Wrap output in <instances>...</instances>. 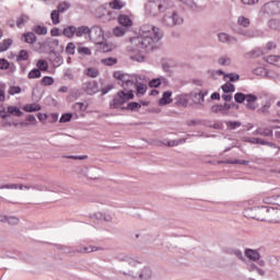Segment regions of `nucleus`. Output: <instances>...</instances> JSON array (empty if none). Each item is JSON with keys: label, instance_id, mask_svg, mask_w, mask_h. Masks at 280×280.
<instances>
[{"label": "nucleus", "instance_id": "obj_1", "mask_svg": "<svg viewBox=\"0 0 280 280\" xmlns=\"http://www.w3.org/2000/svg\"><path fill=\"white\" fill-rule=\"evenodd\" d=\"M115 80H118L119 86L122 90L118 91L110 102V108H121L124 104H128L130 100H135V90L137 95H145L148 91V85L145 83H140L139 78L136 74H127L121 71L114 72Z\"/></svg>", "mask_w": 280, "mask_h": 280}, {"label": "nucleus", "instance_id": "obj_2", "mask_svg": "<svg viewBox=\"0 0 280 280\" xmlns=\"http://www.w3.org/2000/svg\"><path fill=\"white\" fill-rule=\"evenodd\" d=\"M163 38V31L152 24H143L139 28V34L130 38L129 51H137L138 55L130 56V60L143 62V54L152 51L154 45Z\"/></svg>", "mask_w": 280, "mask_h": 280}, {"label": "nucleus", "instance_id": "obj_3", "mask_svg": "<svg viewBox=\"0 0 280 280\" xmlns=\"http://www.w3.org/2000/svg\"><path fill=\"white\" fill-rule=\"evenodd\" d=\"M119 259L120 261H126L131 267L129 272L125 273L128 277L140 280H150L152 279V277H154V273L152 272V269L150 267H143V264H141V261L137 260L132 256L120 254Z\"/></svg>", "mask_w": 280, "mask_h": 280}, {"label": "nucleus", "instance_id": "obj_4", "mask_svg": "<svg viewBox=\"0 0 280 280\" xmlns=\"http://www.w3.org/2000/svg\"><path fill=\"white\" fill-rule=\"evenodd\" d=\"M249 213L253 220H260V222H271V224H280V208L262 207L257 209H250Z\"/></svg>", "mask_w": 280, "mask_h": 280}, {"label": "nucleus", "instance_id": "obj_5", "mask_svg": "<svg viewBox=\"0 0 280 280\" xmlns=\"http://www.w3.org/2000/svg\"><path fill=\"white\" fill-rule=\"evenodd\" d=\"M170 8H172L170 0H151L145 4L144 10L149 16H159Z\"/></svg>", "mask_w": 280, "mask_h": 280}, {"label": "nucleus", "instance_id": "obj_6", "mask_svg": "<svg viewBox=\"0 0 280 280\" xmlns=\"http://www.w3.org/2000/svg\"><path fill=\"white\" fill-rule=\"evenodd\" d=\"M184 22L185 21L183 20V16H179V14L176 12L167 13L162 19V23L166 27H175V25H183Z\"/></svg>", "mask_w": 280, "mask_h": 280}, {"label": "nucleus", "instance_id": "obj_7", "mask_svg": "<svg viewBox=\"0 0 280 280\" xmlns=\"http://www.w3.org/2000/svg\"><path fill=\"white\" fill-rule=\"evenodd\" d=\"M260 12H262V14H267V16L280 14V1H270L265 3L261 7Z\"/></svg>", "mask_w": 280, "mask_h": 280}, {"label": "nucleus", "instance_id": "obj_8", "mask_svg": "<svg viewBox=\"0 0 280 280\" xmlns=\"http://www.w3.org/2000/svg\"><path fill=\"white\" fill-rule=\"evenodd\" d=\"M81 89L86 95H95V93H100V86L96 81H86L82 84Z\"/></svg>", "mask_w": 280, "mask_h": 280}, {"label": "nucleus", "instance_id": "obj_9", "mask_svg": "<svg viewBox=\"0 0 280 280\" xmlns=\"http://www.w3.org/2000/svg\"><path fill=\"white\" fill-rule=\"evenodd\" d=\"M80 174H83V176H85L86 178L95 180L96 178H100V168H96V167L89 168L84 166L80 170Z\"/></svg>", "mask_w": 280, "mask_h": 280}, {"label": "nucleus", "instance_id": "obj_10", "mask_svg": "<svg viewBox=\"0 0 280 280\" xmlns=\"http://www.w3.org/2000/svg\"><path fill=\"white\" fill-rule=\"evenodd\" d=\"M219 43H223L225 45H237V37L230 35L228 33H219L218 34Z\"/></svg>", "mask_w": 280, "mask_h": 280}, {"label": "nucleus", "instance_id": "obj_11", "mask_svg": "<svg viewBox=\"0 0 280 280\" xmlns=\"http://www.w3.org/2000/svg\"><path fill=\"white\" fill-rule=\"evenodd\" d=\"M207 92H190L188 94V100H191V102L198 106L205 102V96H207Z\"/></svg>", "mask_w": 280, "mask_h": 280}, {"label": "nucleus", "instance_id": "obj_12", "mask_svg": "<svg viewBox=\"0 0 280 280\" xmlns=\"http://www.w3.org/2000/svg\"><path fill=\"white\" fill-rule=\"evenodd\" d=\"M235 34H238V36H244V38H257V36L261 35V32L255 30L238 28L235 31Z\"/></svg>", "mask_w": 280, "mask_h": 280}, {"label": "nucleus", "instance_id": "obj_13", "mask_svg": "<svg viewBox=\"0 0 280 280\" xmlns=\"http://www.w3.org/2000/svg\"><path fill=\"white\" fill-rule=\"evenodd\" d=\"M0 189H20L23 191V189L30 190L32 189V184L31 185H25V184H5V185H0Z\"/></svg>", "mask_w": 280, "mask_h": 280}, {"label": "nucleus", "instance_id": "obj_14", "mask_svg": "<svg viewBox=\"0 0 280 280\" xmlns=\"http://www.w3.org/2000/svg\"><path fill=\"white\" fill-rule=\"evenodd\" d=\"M245 257H247V259H250V261H259V259H261L259 250L250 248L245 249Z\"/></svg>", "mask_w": 280, "mask_h": 280}, {"label": "nucleus", "instance_id": "obj_15", "mask_svg": "<svg viewBox=\"0 0 280 280\" xmlns=\"http://www.w3.org/2000/svg\"><path fill=\"white\" fill-rule=\"evenodd\" d=\"M117 21H118L119 25L125 27V30H128V27H132V20L130 19V16H128L126 14L118 15Z\"/></svg>", "mask_w": 280, "mask_h": 280}, {"label": "nucleus", "instance_id": "obj_16", "mask_svg": "<svg viewBox=\"0 0 280 280\" xmlns=\"http://www.w3.org/2000/svg\"><path fill=\"white\" fill-rule=\"evenodd\" d=\"M172 91L164 92L162 97L159 100L160 106H167V104H172Z\"/></svg>", "mask_w": 280, "mask_h": 280}, {"label": "nucleus", "instance_id": "obj_17", "mask_svg": "<svg viewBox=\"0 0 280 280\" xmlns=\"http://www.w3.org/2000/svg\"><path fill=\"white\" fill-rule=\"evenodd\" d=\"M22 40H24V43H27L28 45H34V43H36L37 40V37L36 34H34L33 32H28L22 35Z\"/></svg>", "mask_w": 280, "mask_h": 280}, {"label": "nucleus", "instance_id": "obj_18", "mask_svg": "<svg viewBox=\"0 0 280 280\" xmlns=\"http://www.w3.org/2000/svg\"><path fill=\"white\" fill-rule=\"evenodd\" d=\"M42 108L43 107L39 104L32 103L24 105L23 110H25V113H38Z\"/></svg>", "mask_w": 280, "mask_h": 280}, {"label": "nucleus", "instance_id": "obj_19", "mask_svg": "<svg viewBox=\"0 0 280 280\" xmlns=\"http://www.w3.org/2000/svg\"><path fill=\"white\" fill-rule=\"evenodd\" d=\"M272 106V102L270 101H266V103L260 107L258 108L257 113L258 115H270V107Z\"/></svg>", "mask_w": 280, "mask_h": 280}, {"label": "nucleus", "instance_id": "obj_20", "mask_svg": "<svg viewBox=\"0 0 280 280\" xmlns=\"http://www.w3.org/2000/svg\"><path fill=\"white\" fill-rule=\"evenodd\" d=\"M75 36H78L79 38L82 36H86V34H91V28H89V26H79L75 27Z\"/></svg>", "mask_w": 280, "mask_h": 280}, {"label": "nucleus", "instance_id": "obj_21", "mask_svg": "<svg viewBox=\"0 0 280 280\" xmlns=\"http://www.w3.org/2000/svg\"><path fill=\"white\" fill-rule=\"evenodd\" d=\"M186 142H187V138H182L178 140H170V141L163 142V144L167 145L168 148H176V145H180Z\"/></svg>", "mask_w": 280, "mask_h": 280}, {"label": "nucleus", "instance_id": "obj_22", "mask_svg": "<svg viewBox=\"0 0 280 280\" xmlns=\"http://www.w3.org/2000/svg\"><path fill=\"white\" fill-rule=\"evenodd\" d=\"M90 34H94V36L98 38V40L104 38V30H102L101 26H93L92 28H90Z\"/></svg>", "mask_w": 280, "mask_h": 280}, {"label": "nucleus", "instance_id": "obj_23", "mask_svg": "<svg viewBox=\"0 0 280 280\" xmlns=\"http://www.w3.org/2000/svg\"><path fill=\"white\" fill-rule=\"evenodd\" d=\"M84 74L88 75V78H97L100 75V70H97V68L89 67L84 70Z\"/></svg>", "mask_w": 280, "mask_h": 280}, {"label": "nucleus", "instance_id": "obj_24", "mask_svg": "<svg viewBox=\"0 0 280 280\" xmlns=\"http://www.w3.org/2000/svg\"><path fill=\"white\" fill-rule=\"evenodd\" d=\"M109 7L112 8V10H122V8H126V2L121 0H113L112 2H109Z\"/></svg>", "mask_w": 280, "mask_h": 280}, {"label": "nucleus", "instance_id": "obj_25", "mask_svg": "<svg viewBox=\"0 0 280 280\" xmlns=\"http://www.w3.org/2000/svg\"><path fill=\"white\" fill-rule=\"evenodd\" d=\"M128 32V28H125L124 26H116L113 30L114 36L121 38V36H126V33Z\"/></svg>", "mask_w": 280, "mask_h": 280}, {"label": "nucleus", "instance_id": "obj_26", "mask_svg": "<svg viewBox=\"0 0 280 280\" xmlns=\"http://www.w3.org/2000/svg\"><path fill=\"white\" fill-rule=\"evenodd\" d=\"M62 34L66 36V38H73V36H75V26H67L66 28H63Z\"/></svg>", "mask_w": 280, "mask_h": 280}, {"label": "nucleus", "instance_id": "obj_27", "mask_svg": "<svg viewBox=\"0 0 280 280\" xmlns=\"http://www.w3.org/2000/svg\"><path fill=\"white\" fill-rule=\"evenodd\" d=\"M266 62L273 65L275 67H280V57L277 55H271L266 58Z\"/></svg>", "mask_w": 280, "mask_h": 280}, {"label": "nucleus", "instance_id": "obj_28", "mask_svg": "<svg viewBox=\"0 0 280 280\" xmlns=\"http://www.w3.org/2000/svg\"><path fill=\"white\" fill-rule=\"evenodd\" d=\"M32 189L34 191H54L51 188L47 187L45 184H32Z\"/></svg>", "mask_w": 280, "mask_h": 280}, {"label": "nucleus", "instance_id": "obj_29", "mask_svg": "<svg viewBox=\"0 0 280 280\" xmlns=\"http://www.w3.org/2000/svg\"><path fill=\"white\" fill-rule=\"evenodd\" d=\"M268 27L270 30H276L277 32H280V20L271 19L267 22Z\"/></svg>", "mask_w": 280, "mask_h": 280}, {"label": "nucleus", "instance_id": "obj_30", "mask_svg": "<svg viewBox=\"0 0 280 280\" xmlns=\"http://www.w3.org/2000/svg\"><path fill=\"white\" fill-rule=\"evenodd\" d=\"M9 115H13L14 117H23V112L19 109L16 106H9L8 107Z\"/></svg>", "mask_w": 280, "mask_h": 280}, {"label": "nucleus", "instance_id": "obj_31", "mask_svg": "<svg viewBox=\"0 0 280 280\" xmlns=\"http://www.w3.org/2000/svg\"><path fill=\"white\" fill-rule=\"evenodd\" d=\"M120 108L122 110H139V108H141V104L137 103V102H131V103H128L126 107H121Z\"/></svg>", "mask_w": 280, "mask_h": 280}, {"label": "nucleus", "instance_id": "obj_32", "mask_svg": "<svg viewBox=\"0 0 280 280\" xmlns=\"http://www.w3.org/2000/svg\"><path fill=\"white\" fill-rule=\"evenodd\" d=\"M237 24L241 26V27H249L250 26V20L246 16H238L237 19Z\"/></svg>", "mask_w": 280, "mask_h": 280}, {"label": "nucleus", "instance_id": "obj_33", "mask_svg": "<svg viewBox=\"0 0 280 280\" xmlns=\"http://www.w3.org/2000/svg\"><path fill=\"white\" fill-rule=\"evenodd\" d=\"M12 39H4L3 42L0 43V51H8V49H10V47H12Z\"/></svg>", "mask_w": 280, "mask_h": 280}, {"label": "nucleus", "instance_id": "obj_34", "mask_svg": "<svg viewBox=\"0 0 280 280\" xmlns=\"http://www.w3.org/2000/svg\"><path fill=\"white\" fill-rule=\"evenodd\" d=\"M50 19L52 25H58V23H60V12L57 10L51 11Z\"/></svg>", "mask_w": 280, "mask_h": 280}, {"label": "nucleus", "instance_id": "obj_35", "mask_svg": "<svg viewBox=\"0 0 280 280\" xmlns=\"http://www.w3.org/2000/svg\"><path fill=\"white\" fill-rule=\"evenodd\" d=\"M28 58H30V52L27 50H20V52L16 57V61L23 62L25 60H28Z\"/></svg>", "mask_w": 280, "mask_h": 280}, {"label": "nucleus", "instance_id": "obj_36", "mask_svg": "<svg viewBox=\"0 0 280 280\" xmlns=\"http://www.w3.org/2000/svg\"><path fill=\"white\" fill-rule=\"evenodd\" d=\"M36 67H37V69H39L40 71H48V69H49V63H47V61L44 60V59H39V60L36 62Z\"/></svg>", "mask_w": 280, "mask_h": 280}, {"label": "nucleus", "instance_id": "obj_37", "mask_svg": "<svg viewBox=\"0 0 280 280\" xmlns=\"http://www.w3.org/2000/svg\"><path fill=\"white\" fill-rule=\"evenodd\" d=\"M97 250H102V247L88 246L82 249H78L77 253H97Z\"/></svg>", "mask_w": 280, "mask_h": 280}, {"label": "nucleus", "instance_id": "obj_38", "mask_svg": "<svg viewBox=\"0 0 280 280\" xmlns=\"http://www.w3.org/2000/svg\"><path fill=\"white\" fill-rule=\"evenodd\" d=\"M33 32H35V34H38V36H45V35H47V27L36 25V26H34Z\"/></svg>", "mask_w": 280, "mask_h": 280}, {"label": "nucleus", "instance_id": "obj_39", "mask_svg": "<svg viewBox=\"0 0 280 280\" xmlns=\"http://www.w3.org/2000/svg\"><path fill=\"white\" fill-rule=\"evenodd\" d=\"M42 72L38 68H35L28 72V80H36L40 78Z\"/></svg>", "mask_w": 280, "mask_h": 280}, {"label": "nucleus", "instance_id": "obj_40", "mask_svg": "<svg viewBox=\"0 0 280 280\" xmlns=\"http://www.w3.org/2000/svg\"><path fill=\"white\" fill-rule=\"evenodd\" d=\"M222 91L224 93H235V85L231 82H228L222 85Z\"/></svg>", "mask_w": 280, "mask_h": 280}, {"label": "nucleus", "instance_id": "obj_41", "mask_svg": "<svg viewBox=\"0 0 280 280\" xmlns=\"http://www.w3.org/2000/svg\"><path fill=\"white\" fill-rule=\"evenodd\" d=\"M27 21H30V16L22 14L20 18H18L16 20V26L18 27H23L25 25V23H27Z\"/></svg>", "mask_w": 280, "mask_h": 280}, {"label": "nucleus", "instance_id": "obj_42", "mask_svg": "<svg viewBox=\"0 0 280 280\" xmlns=\"http://www.w3.org/2000/svg\"><path fill=\"white\" fill-rule=\"evenodd\" d=\"M218 65L221 67H229L231 65V58L229 56H223L218 59Z\"/></svg>", "mask_w": 280, "mask_h": 280}, {"label": "nucleus", "instance_id": "obj_43", "mask_svg": "<svg viewBox=\"0 0 280 280\" xmlns=\"http://www.w3.org/2000/svg\"><path fill=\"white\" fill-rule=\"evenodd\" d=\"M225 126L229 128V130H235L242 126V121L229 120L225 122Z\"/></svg>", "mask_w": 280, "mask_h": 280}, {"label": "nucleus", "instance_id": "obj_44", "mask_svg": "<svg viewBox=\"0 0 280 280\" xmlns=\"http://www.w3.org/2000/svg\"><path fill=\"white\" fill-rule=\"evenodd\" d=\"M234 101L236 102V104H244V102H246V94L237 92L234 95Z\"/></svg>", "mask_w": 280, "mask_h": 280}, {"label": "nucleus", "instance_id": "obj_45", "mask_svg": "<svg viewBox=\"0 0 280 280\" xmlns=\"http://www.w3.org/2000/svg\"><path fill=\"white\" fill-rule=\"evenodd\" d=\"M264 55V50L261 49H256V50H252L250 52H247L245 56L246 58H259V56Z\"/></svg>", "mask_w": 280, "mask_h": 280}, {"label": "nucleus", "instance_id": "obj_46", "mask_svg": "<svg viewBox=\"0 0 280 280\" xmlns=\"http://www.w3.org/2000/svg\"><path fill=\"white\" fill-rule=\"evenodd\" d=\"M187 97H189L188 94H182L176 96V101L178 102V104H182V106H187V104L189 103Z\"/></svg>", "mask_w": 280, "mask_h": 280}, {"label": "nucleus", "instance_id": "obj_47", "mask_svg": "<svg viewBox=\"0 0 280 280\" xmlns=\"http://www.w3.org/2000/svg\"><path fill=\"white\" fill-rule=\"evenodd\" d=\"M180 1L182 3H185L186 5H188L190 10H194V12H198V4H196L194 0H180Z\"/></svg>", "mask_w": 280, "mask_h": 280}, {"label": "nucleus", "instance_id": "obj_48", "mask_svg": "<svg viewBox=\"0 0 280 280\" xmlns=\"http://www.w3.org/2000/svg\"><path fill=\"white\" fill-rule=\"evenodd\" d=\"M102 65H106L107 67H113V65H117V58H105L101 60Z\"/></svg>", "mask_w": 280, "mask_h": 280}, {"label": "nucleus", "instance_id": "obj_49", "mask_svg": "<svg viewBox=\"0 0 280 280\" xmlns=\"http://www.w3.org/2000/svg\"><path fill=\"white\" fill-rule=\"evenodd\" d=\"M260 137H273L272 129L268 127H260Z\"/></svg>", "mask_w": 280, "mask_h": 280}, {"label": "nucleus", "instance_id": "obj_50", "mask_svg": "<svg viewBox=\"0 0 280 280\" xmlns=\"http://www.w3.org/2000/svg\"><path fill=\"white\" fill-rule=\"evenodd\" d=\"M100 51H103V54H108V51H113V46L106 43H100Z\"/></svg>", "mask_w": 280, "mask_h": 280}, {"label": "nucleus", "instance_id": "obj_51", "mask_svg": "<svg viewBox=\"0 0 280 280\" xmlns=\"http://www.w3.org/2000/svg\"><path fill=\"white\" fill-rule=\"evenodd\" d=\"M66 54H68V56H73V54H75V44L73 43H68L67 47H66Z\"/></svg>", "mask_w": 280, "mask_h": 280}, {"label": "nucleus", "instance_id": "obj_52", "mask_svg": "<svg viewBox=\"0 0 280 280\" xmlns=\"http://www.w3.org/2000/svg\"><path fill=\"white\" fill-rule=\"evenodd\" d=\"M77 51L80 56H91L92 54L89 47H79Z\"/></svg>", "mask_w": 280, "mask_h": 280}, {"label": "nucleus", "instance_id": "obj_53", "mask_svg": "<svg viewBox=\"0 0 280 280\" xmlns=\"http://www.w3.org/2000/svg\"><path fill=\"white\" fill-rule=\"evenodd\" d=\"M69 8H70L69 3H67V2H61V3H59L58 7H57V12H59V13L62 14L63 12H67V10H69Z\"/></svg>", "mask_w": 280, "mask_h": 280}, {"label": "nucleus", "instance_id": "obj_54", "mask_svg": "<svg viewBox=\"0 0 280 280\" xmlns=\"http://www.w3.org/2000/svg\"><path fill=\"white\" fill-rule=\"evenodd\" d=\"M224 80H230V82H237V80H240V74H235V73L224 74Z\"/></svg>", "mask_w": 280, "mask_h": 280}, {"label": "nucleus", "instance_id": "obj_55", "mask_svg": "<svg viewBox=\"0 0 280 280\" xmlns=\"http://www.w3.org/2000/svg\"><path fill=\"white\" fill-rule=\"evenodd\" d=\"M43 86H51L54 84V79L51 77H44L42 79Z\"/></svg>", "mask_w": 280, "mask_h": 280}, {"label": "nucleus", "instance_id": "obj_56", "mask_svg": "<svg viewBox=\"0 0 280 280\" xmlns=\"http://www.w3.org/2000/svg\"><path fill=\"white\" fill-rule=\"evenodd\" d=\"M65 159H72L73 161H85V159H89V155H67Z\"/></svg>", "mask_w": 280, "mask_h": 280}, {"label": "nucleus", "instance_id": "obj_57", "mask_svg": "<svg viewBox=\"0 0 280 280\" xmlns=\"http://www.w3.org/2000/svg\"><path fill=\"white\" fill-rule=\"evenodd\" d=\"M151 89H159L161 86V79H153L149 82Z\"/></svg>", "mask_w": 280, "mask_h": 280}, {"label": "nucleus", "instance_id": "obj_58", "mask_svg": "<svg viewBox=\"0 0 280 280\" xmlns=\"http://www.w3.org/2000/svg\"><path fill=\"white\" fill-rule=\"evenodd\" d=\"M72 118H73V114H63L59 121L60 124H67Z\"/></svg>", "mask_w": 280, "mask_h": 280}, {"label": "nucleus", "instance_id": "obj_59", "mask_svg": "<svg viewBox=\"0 0 280 280\" xmlns=\"http://www.w3.org/2000/svg\"><path fill=\"white\" fill-rule=\"evenodd\" d=\"M231 255H234L235 257H237V259L244 260V254L242 253V250L240 249H232Z\"/></svg>", "mask_w": 280, "mask_h": 280}, {"label": "nucleus", "instance_id": "obj_60", "mask_svg": "<svg viewBox=\"0 0 280 280\" xmlns=\"http://www.w3.org/2000/svg\"><path fill=\"white\" fill-rule=\"evenodd\" d=\"M8 224H11L12 226H16L19 224V218L16 217H7Z\"/></svg>", "mask_w": 280, "mask_h": 280}, {"label": "nucleus", "instance_id": "obj_61", "mask_svg": "<svg viewBox=\"0 0 280 280\" xmlns=\"http://www.w3.org/2000/svg\"><path fill=\"white\" fill-rule=\"evenodd\" d=\"M9 95H18L21 93V86H11L8 91Z\"/></svg>", "mask_w": 280, "mask_h": 280}, {"label": "nucleus", "instance_id": "obj_62", "mask_svg": "<svg viewBox=\"0 0 280 280\" xmlns=\"http://www.w3.org/2000/svg\"><path fill=\"white\" fill-rule=\"evenodd\" d=\"M245 102H247V104L255 103V102H257V96L253 95V94H246Z\"/></svg>", "mask_w": 280, "mask_h": 280}, {"label": "nucleus", "instance_id": "obj_63", "mask_svg": "<svg viewBox=\"0 0 280 280\" xmlns=\"http://www.w3.org/2000/svg\"><path fill=\"white\" fill-rule=\"evenodd\" d=\"M250 143H254L256 145H265L266 140L261 138H252Z\"/></svg>", "mask_w": 280, "mask_h": 280}, {"label": "nucleus", "instance_id": "obj_64", "mask_svg": "<svg viewBox=\"0 0 280 280\" xmlns=\"http://www.w3.org/2000/svg\"><path fill=\"white\" fill-rule=\"evenodd\" d=\"M0 69L1 70L10 69V62H8V60L5 59H0Z\"/></svg>", "mask_w": 280, "mask_h": 280}]
</instances>
